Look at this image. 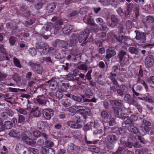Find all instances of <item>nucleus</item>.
<instances>
[{"instance_id": "1", "label": "nucleus", "mask_w": 154, "mask_h": 154, "mask_svg": "<svg viewBox=\"0 0 154 154\" xmlns=\"http://www.w3.org/2000/svg\"><path fill=\"white\" fill-rule=\"evenodd\" d=\"M117 141V138L116 136L113 134H110L105 138V144L108 148L112 149L114 144Z\"/></svg>"}, {"instance_id": "2", "label": "nucleus", "mask_w": 154, "mask_h": 154, "mask_svg": "<svg viewBox=\"0 0 154 154\" xmlns=\"http://www.w3.org/2000/svg\"><path fill=\"white\" fill-rule=\"evenodd\" d=\"M90 33V31L88 29H86L85 31L80 33L78 37L79 41L80 43L84 42L88 38Z\"/></svg>"}, {"instance_id": "3", "label": "nucleus", "mask_w": 154, "mask_h": 154, "mask_svg": "<svg viewBox=\"0 0 154 154\" xmlns=\"http://www.w3.org/2000/svg\"><path fill=\"white\" fill-rule=\"evenodd\" d=\"M151 124L150 122L146 120H143L142 122L141 130L144 133L148 132L150 129L149 126Z\"/></svg>"}, {"instance_id": "4", "label": "nucleus", "mask_w": 154, "mask_h": 154, "mask_svg": "<svg viewBox=\"0 0 154 154\" xmlns=\"http://www.w3.org/2000/svg\"><path fill=\"white\" fill-rule=\"evenodd\" d=\"M79 150V147L75 145L73 143H71L68 145L67 150L71 154H74L78 152Z\"/></svg>"}, {"instance_id": "5", "label": "nucleus", "mask_w": 154, "mask_h": 154, "mask_svg": "<svg viewBox=\"0 0 154 154\" xmlns=\"http://www.w3.org/2000/svg\"><path fill=\"white\" fill-rule=\"evenodd\" d=\"M154 62L153 56L152 55H148L145 60V66L147 68H150L153 65Z\"/></svg>"}, {"instance_id": "6", "label": "nucleus", "mask_w": 154, "mask_h": 154, "mask_svg": "<svg viewBox=\"0 0 154 154\" xmlns=\"http://www.w3.org/2000/svg\"><path fill=\"white\" fill-rule=\"evenodd\" d=\"M136 34L135 38L136 39L139 41V42L144 43L146 37L143 33L140 32L138 31H135Z\"/></svg>"}, {"instance_id": "7", "label": "nucleus", "mask_w": 154, "mask_h": 154, "mask_svg": "<svg viewBox=\"0 0 154 154\" xmlns=\"http://www.w3.org/2000/svg\"><path fill=\"white\" fill-rule=\"evenodd\" d=\"M43 113L47 119H50L53 115L54 112L50 109H45L43 111Z\"/></svg>"}, {"instance_id": "8", "label": "nucleus", "mask_w": 154, "mask_h": 154, "mask_svg": "<svg viewBox=\"0 0 154 154\" xmlns=\"http://www.w3.org/2000/svg\"><path fill=\"white\" fill-rule=\"evenodd\" d=\"M116 54L114 48L112 47H109L106 50V58L107 59H109Z\"/></svg>"}, {"instance_id": "9", "label": "nucleus", "mask_w": 154, "mask_h": 154, "mask_svg": "<svg viewBox=\"0 0 154 154\" xmlns=\"http://www.w3.org/2000/svg\"><path fill=\"white\" fill-rule=\"evenodd\" d=\"M127 11L129 12H130L132 11H135L136 17H137L139 16L138 8L136 5H134L131 3L129 4L128 6Z\"/></svg>"}, {"instance_id": "10", "label": "nucleus", "mask_w": 154, "mask_h": 154, "mask_svg": "<svg viewBox=\"0 0 154 154\" xmlns=\"http://www.w3.org/2000/svg\"><path fill=\"white\" fill-rule=\"evenodd\" d=\"M96 21L97 23L101 27H102V30L103 31V32H107L108 29L106 26L104 25L105 23L102 18H98L96 19Z\"/></svg>"}, {"instance_id": "11", "label": "nucleus", "mask_w": 154, "mask_h": 154, "mask_svg": "<svg viewBox=\"0 0 154 154\" xmlns=\"http://www.w3.org/2000/svg\"><path fill=\"white\" fill-rule=\"evenodd\" d=\"M42 154H55V152L53 149L43 147H42Z\"/></svg>"}, {"instance_id": "12", "label": "nucleus", "mask_w": 154, "mask_h": 154, "mask_svg": "<svg viewBox=\"0 0 154 154\" xmlns=\"http://www.w3.org/2000/svg\"><path fill=\"white\" fill-rule=\"evenodd\" d=\"M83 20L85 22L91 25H95V23L92 18L90 16H86L84 18Z\"/></svg>"}, {"instance_id": "13", "label": "nucleus", "mask_w": 154, "mask_h": 154, "mask_svg": "<svg viewBox=\"0 0 154 154\" xmlns=\"http://www.w3.org/2000/svg\"><path fill=\"white\" fill-rule=\"evenodd\" d=\"M114 115L116 117L119 118H122V115L124 113L121 109L118 107H115L114 108Z\"/></svg>"}, {"instance_id": "14", "label": "nucleus", "mask_w": 154, "mask_h": 154, "mask_svg": "<svg viewBox=\"0 0 154 154\" xmlns=\"http://www.w3.org/2000/svg\"><path fill=\"white\" fill-rule=\"evenodd\" d=\"M52 21L55 22V27L57 29H59L60 26L62 24V21L60 19H57L56 17H54L51 19Z\"/></svg>"}, {"instance_id": "15", "label": "nucleus", "mask_w": 154, "mask_h": 154, "mask_svg": "<svg viewBox=\"0 0 154 154\" xmlns=\"http://www.w3.org/2000/svg\"><path fill=\"white\" fill-rule=\"evenodd\" d=\"M101 116L102 119L104 121H107L111 118V115L108 114L107 112L105 111H103L101 112Z\"/></svg>"}, {"instance_id": "16", "label": "nucleus", "mask_w": 154, "mask_h": 154, "mask_svg": "<svg viewBox=\"0 0 154 154\" xmlns=\"http://www.w3.org/2000/svg\"><path fill=\"white\" fill-rule=\"evenodd\" d=\"M23 140L24 141L26 144H29L32 146H33L35 145L36 142L33 141L32 139L26 136H24L23 138Z\"/></svg>"}, {"instance_id": "17", "label": "nucleus", "mask_w": 154, "mask_h": 154, "mask_svg": "<svg viewBox=\"0 0 154 154\" xmlns=\"http://www.w3.org/2000/svg\"><path fill=\"white\" fill-rule=\"evenodd\" d=\"M78 36L75 34L72 35L69 39V43L72 45H75L78 42Z\"/></svg>"}, {"instance_id": "18", "label": "nucleus", "mask_w": 154, "mask_h": 154, "mask_svg": "<svg viewBox=\"0 0 154 154\" xmlns=\"http://www.w3.org/2000/svg\"><path fill=\"white\" fill-rule=\"evenodd\" d=\"M61 91H57L56 93V97L57 98H61L63 96V92L65 91V89L63 88L65 87L64 85L63 84L61 87Z\"/></svg>"}, {"instance_id": "19", "label": "nucleus", "mask_w": 154, "mask_h": 154, "mask_svg": "<svg viewBox=\"0 0 154 154\" xmlns=\"http://www.w3.org/2000/svg\"><path fill=\"white\" fill-rule=\"evenodd\" d=\"M72 29V26L71 25H66L63 28L62 30L63 32L65 34H69L71 31Z\"/></svg>"}, {"instance_id": "20", "label": "nucleus", "mask_w": 154, "mask_h": 154, "mask_svg": "<svg viewBox=\"0 0 154 154\" xmlns=\"http://www.w3.org/2000/svg\"><path fill=\"white\" fill-rule=\"evenodd\" d=\"M128 129L130 132L134 133L138 135L140 134L138 129L133 125L129 126L128 127Z\"/></svg>"}, {"instance_id": "21", "label": "nucleus", "mask_w": 154, "mask_h": 154, "mask_svg": "<svg viewBox=\"0 0 154 154\" xmlns=\"http://www.w3.org/2000/svg\"><path fill=\"white\" fill-rule=\"evenodd\" d=\"M29 64L31 67H32V69H33L34 70L35 68H39V69H40L38 71L36 70V72L39 74L42 73V68L41 67L31 62L29 63Z\"/></svg>"}, {"instance_id": "22", "label": "nucleus", "mask_w": 154, "mask_h": 154, "mask_svg": "<svg viewBox=\"0 0 154 154\" xmlns=\"http://www.w3.org/2000/svg\"><path fill=\"white\" fill-rule=\"evenodd\" d=\"M111 23L109 24L111 27H114L116 26L118 23V20L117 19L116 17L112 15L111 17Z\"/></svg>"}, {"instance_id": "23", "label": "nucleus", "mask_w": 154, "mask_h": 154, "mask_svg": "<svg viewBox=\"0 0 154 154\" xmlns=\"http://www.w3.org/2000/svg\"><path fill=\"white\" fill-rule=\"evenodd\" d=\"M49 83L50 88L53 90H55L57 84V82L53 80H51L49 81Z\"/></svg>"}, {"instance_id": "24", "label": "nucleus", "mask_w": 154, "mask_h": 154, "mask_svg": "<svg viewBox=\"0 0 154 154\" xmlns=\"http://www.w3.org/2000/svg\"><path fill=\"white\" fill-rule=\"evenodd\" d=\"M30 109V108H27L26 109H23L19 107L16 109V110L20 114L25 115H26L28 112L27 110H28L29 111Z\"/></svg>"}, {"instance_id": "25", "label": "nucleus", "mask_w": 154, "mask_h": 154, "mask_svg": "<svg viewBox=\"0 0 154 154\" xmlns=\"http://www.w3.org/2000/svg\"><path fill=\"white\" fill-rule=\"evenodd\" d=\"M56 7V4L55 3H51L47 7V9L49 13H52L53 12Z\"/></svg>"}, {"instance_id": "26", "label": "nucleus", "mask_w": 154, "mask_h": 154, "mask_svg": "<svg viewBox=\"0 0 154 154\" xmlns=\"http://www.w3.org/2000/svg\"><path fill=\"white\" fill-rule=\"evenodd\" d=\"M102 27H101L100 28H99L98 27H96L94 28H93L92 30L95 32H99L100 31H101L100 32L102 33V36L103 37H104L106 36V33L105 32H103V30H101Z\"/></svg>"}, {"instance_id": "27", "label": "nucleus", "mask_w": 154, "mask_h": 154, "mask_svg": "<svg viewBox=\"0 0 154 154\" xmlns=\"http://www.w3.org/2000/svg\"><path fill=\"white\" fill-rule=\"evenodd\" d=\"M32 113L33 116L35 117H38L41 115V113L38 109V108L37 107L35 109H33L32 110Z\"/></svg>"}, {"instance_id": "28", "label": "nucleus", "mask_w": 154, "mask_h": 154, "mask_svg": "<svg viewBox=\"0 0 154 154\" xmlns=\"http://www.w3.org/2000/svg\"><path fill=\"white\" fill-rule=\"evenodd\" d=\"M126 55H128L126 54V52L125 51H121L119 53V60L121 61L123 60L125 58V57Z\"/></svg>"}, {"instance_id": "29", "label": "nucleus", "mask_w": 154, "mask_h": 154, "mask_svg": "<svg viewBox=\"0 0 154 154\" xmlns=\"http://www.w3.org/2000/svg\"><path fill=\"white\" fill-rule=\"evenodd\" d=\"M13 60V63L15 66L19 68H21L22 66L20 61L16 57H14Z\"/></svg>"}, {"instance_id": "30", "label": "nucleus", "mask_w": 154, "mask_h": 154, "mask_svg": "<svg viewBox=\"0 0 154 154\" xmlns=\"http://www.w3.org/2000/svg\"><path fill=\"white\" fill-rule=\"evenodd\" d=\"M4 127L6 129H10L12 126V124L10 121H6L5 122Z\"/></svg>"}, {"instance_id": "31", "label": "nucleus", "mask_w": 154, "mask_h": 154, "mask_svg": "<svg viewBox=\"0 0 154 154\" xmlns=\"http://www.w3.org/2000/svg\"><path fill=\"white\" fill-rule=\"evenodd\" d=\"M77 112H79L81 114L85 113V108L84 107L82 106H78Z\"/></svg>"}, {"instance_id": "32", "label": "nucleus", "mask_w": 154, "mask_h": 154, "mask_svg": "<svg viewBox=\"0 0 154 154\" xmlns=\"http://www.w3.org/2000/svg\"><path fill=\"white\" fill-rule=\"evenodd\" d=\"M121 64L123 65H127L129 63L128 60V55H126L125 57V58L122 61Z\"/></svg>"}, {"instance_id": "33", "label": "nucleus", "mask_w": 154, "mask_h": 154, "mask_svg": "<svg viewBox=\"0 0 154 154\" xmlns=\"http://www.w3.org/2000/svg\"><path fill=\"white\" fill-rule=\"evenodd\" d=\"M129 51L131 54H137L138 52L137 49L133 47H130L129 48Z\"/></svg>"}, {"instance_id": "34", "label": "nucleus", "mask_w": 154, "mask_h": 154, "mask_svg": "<svg viewBox=\"0 0 154 154\" xmlns=\"http://www.w3.org/2000/svg\"><path fill=\"white\" fill-rule=\"evenodd\" d=\"M124 122L125 124H130L132 123L130 117L129 118L128 116L124 117Z\"/></svg>"}, {"instance_id": "35", "label": "nucleus", "mask_w": 154, "mask_h": 154, "mask_svg": "<svg viewBox=\"0 0 154 154\" xmlns=\"http://www.w3.org/2000/svg\"><path fill=\"white\" fill-rule=\"evenodd\" d=\"M78 107H79L77 106H71L69 108V111L71 112H77V110Z\"/></svg>"}, {"instance_id": "36", "label": "nucleus", "mask_w": 154, "mask_h": 154, "mask_svg": "<svg viewBox=\"0 0 154 154\" xmlns=\"http://www.w3.org/2000/svg\"><path fill=\"white\" fill-rule=\"evenodd\" d=\"M62 103L63 105L66 107L69 106L71 104L70 101L67 99H63Z\"/></svg>"}, {"instance_id": "37", "label": "nucleus", "mask_w": 154, "mask_h": 154, "mask_svg": "<svg viewBox=\"0 0 154 154\" xmlns=\"http://www.w3.org/2000/svg\"><path fill=\"white\" fill-rule=\"evenodd\" d=\"M88 10L87 7H84L80 9V12L81 14H84L86 13Z\"/></svg>"}, {"instance_id": "38", "label": "nucleus", "mask_w": 154, "mask_h": 154, "mask_svg": "<svg viewBox=\"0 0 154 154\" xmlns=\"http://www.w3.org/2000/svg\"><path fill=\"white\" fill-rule=\"evenodd\" d=\"M78 68L80 69L84 70L85 71H86L87 70V67L84 64H82L79 66Z\"/></svg>"}, {"instance_id": "39", "label": "nucleus", "mask_w": 154, "mask_h": 154, "mask_svg": "<svg viewBox=\"0 0 154 154\" xmlns=\"http://www.w3.org/2000/svg\"><path fill=\"white\" fill-rule=\"evenodd\" d=\"M146 22L149 23H152L154 22V18L151 16H148L147 17Z\"/></svg>"}, {"instance_id": "40", "label": "nucleus", "mask_w": 154, "mask_h": 154, "mask_svg": "<svg viewBox=\"0 0 154 154\" xmlns=\"http://www.w3.org/2000/svg\"><path fill=\"white\" fill-rule=\"evenodd\" d=\"M29 52L32 56L35 55L37 53L36 50L34 48H30L29 49Z\"/></svg>"}, {"instance_id": "41", "label": "nucleus", "mask_w": 154, "mask_h": 154, "mask_svg": "<svg viewBox=\"0 0 154 154\" xmlns=\"http://www.w3.org/2000/svg\"><path fill=\"white\" fill-rule=\"evenodd\" d=\"M33 134L34 136L36 137H39L41 136V133L38 131H34Z\"/></svg>"}, {"instance_id": "42", "label": "nucleus", "mask_w": 154, "mask_h": 154, "mask_svg": "<svg viewBox=\"0 0 154 154\" xmlns=\"http://www.w3.org/2000/svg\"><path fill=\"white\" fill-rule=\"evenodd\" d=\"M37 101L39 104L45 105L46 104V101L43 99L38 98L37 100Z\"/></svg>"}, {"instance_id": "43", "label": "nucleus", "mask_w": 154, "mask_h": 154, "mask_svg": "<svg viewBox=\"0 0 154 154\" xmlns=\"http://www.w3.org/2000/svg\"><path fill=\"white\" fill-rule=\"evenodd\" d=\"M72 98L74 100L77 101L79 102H81L82 100V98L81 97H79L75 95H73L72 97Z\"/></svg>"}, {"instance_id": "44", "label": "nucleus", "mask_w": 154, "mask_h": 154, "mask_svg": "<svg viewBox=\"0 0 154 154\" xmlns=\"http://www.w3.org/2000/svg\"><path fill=\"white\" fill-rule=\"evenodd\" d=\"M74 137L77 139H79L81 137V134L80 132L77 131L74 133L73 134Z\"/></svg>"}, {"instance_id": "45", "label": "nucleus", "mask_w": 154, "mask_h": 154, "mask_svg": "<svg viewBox=\"0 0 154 154\" xmlns=\"http://www.w3.org/2000/svg\"><path fill=\"white\" fill-rule=\"evenodd\" d=\"M67 124L71 128H74V125H75V122L73 121H69L67 122Z\"/></svg>"}, {"instance_id": "46", "label": "nucleus", "mask_w": 154, "mask_h": 154, "mask_svg": "<svg viewBox=\"0 0 154 154\" xmlns=\"http://www.w3.org/2000/svg\"><path fill=\"white\" fill-rule=\"evenodd\" d=\"M25 120V118L23 116L19 115L18 123H22L24 122Z\"/></svg>"}, {"instance_id": "47", "label": "nucleus", "mask_w": 154, "mask_h": 154, "mask_svg": "<svg viewBox=\"0 0 154 154\" xmlns=\"http://www.w3.org/2000/svg\"><path fill=\"white\" fill-rule=\"evenodd\" d=\"M112 104H114V105L116 106H119L121 105L122 103L119 101H117L116 100H114L113 101H111V102Z\"/></svg>"}, {"instance_id": "48", "label": "nucleus", "mask_w": 154, "mask_h": 154, "mask_svg": "<svg viewBox=\"0 0 154 154\" xmlns=\"http://www.w3.org/2000/svg\"><path fill=\"white\" fill-rule=\"evenodd\" d=\"M42 3L40 2L35 5V7L38 10L42 8Z\"/></svg>"}, {"instance_id": "49", "label": "nucleus", "mask_w": 154, "mask_h": 154, "mask_svg": "<svg viewBox=\"0 0 154 154\" xmlns=\"http://www.w3.org/2000/svg\"><path fill=\"white\" fill-rule=\"evenodd\" d=\"M130 118L132 122L134 121H136L138 119V117L135 115H132L131 116Z\"/></svg>"}, {"instance_id": "50", "label": "nucleus", "mask_w": 154, "mask_h": 154, "mask_svg": "<svg viewBox=\"0 0 154 154\" xmlns=\"http://www.w3.org/2000/svg\"><path fill=\"white\" fill-rule=\"evenodd\" d=\"M144 100L148 102L149 103L154 102V100H153L151 98L147 97H144Z\"/></svg>"}, {"instance_id": "51", "label": "nucleus", "mask_w": 154, "mask_h": 154, "mask_svg": "<svg viewBox=\"0 0 154 154\" xmlns=\"http://www.w3.org/2000/svg\"><path fill=\"white\" fill-rule=\"evenodd\" d=\"M111 80L113 83V85H115L116 87L117 88L118 87V85L116 79L114 78L111 77Z\"/></svg>"}, {"instance_id": "52", "label": "nucleus", "mask_w": 154, "mask_h": 154, "mask_svg": "<svg viewBox=\"0 0 154 154\" xmlns=\"http://www.w3.org/2000/svg\"><path fill=\"white\" fill-rule=\"evenodd\" d=\"M29 151L32 152L34 154H38V150L35 148H30L29 149Z\"/></svg>"}, {"instance_id": "53", "label": "nucleus", "mask_w": 154, "mask_h": 154, "mask_svg": "<svg viewBox=\"0 0 154 154\" xmlns=\"http://www.w3.org/2000/svg\"><path fill=\"white\" fill-rule=\"evenodd\" d=\"M47 145L49 147H52L54 146V143L49 140H47L46 141Z\"/></svg>"}, {"instance_id": "54", "label": "nucleus", "mask_w": 154, "mask_h": 154, "mask_svg": "<svg viewBox=\"0 0 154 154\" xmlns=\"http://www.w3.org/2000/svg\"><path fill=\"white\" fill-rule=\"evenodd\" d=\"M74 126L75 128H74L78 129L81 128L82 126V125L81 124L75 122V125H74Z\"/></svg>"}, {"instance_id": "55", "label": "nucleus", "mask_w": 154, "mask_h": 154, "mask_svg": "<svg viewBox=\"0 0 154 154\" xmlns=\"http://www.w3.org/2000/svg\"><path fill=\"white\" fill-rule=\"evenodd\" d=\"M18 89L15 88H9L7 89V91L8 92H15L17 91Z\"/></svg>"}, {"instance_id": "56", "label": "nucleus", "mask_w": 154, "mask_h": 154, "mask_svg": "<svg viewBox=\"0 0 154 154\" xmlns=\"http://www.w3.org/2000/svg\"><path fill=\"white\" fill-rule=\"evenodd\" d=\"M6 74L0 72V80H3L6 77Z\"/></svg>"}, {"instance_id": "57", "label": "nucleus", "mask_w": 154, "mask_h": 154, "mask_svg": "<svg viewBox=\"0 0 154 154\" xmlns=\"http://www.w3.org/2000/svg\"><path fill=\"white\" fill-rule=\"evenodd\" d=\"M92 71L91 70H89L88 71V72L87 73V75H86V77L89 80H90L91 79V73Z\"/></svg>"}, {"instance_id": "58", "label": "nucleus", "mask_w": 154, "mask_h": 154, "mask_svg": "<svg viewBox=\"0 0 154 154\" xmlns=\"http://www.w3.org/2000/svg\"><path fill=\"white\" fill-rule=\"evenodd\" d=\"M9 41L10 44L12 45H14L15 42V40L14 38H11L9 39Z\"/></svg>"}, {"instance_id": "59", "label": "nucleus", "mask_w": 154, "mask_h": 154, "mask_svg": "<svg viewBox=\"0 0 154 154\" xmlns=\"http://www.w3.org/2000/svg\"><path fill=\"white\" fill-rule=\"evenodd\" d=\"M146 47L149 48L152 51L154 52V44L146 45Z\"/></svg>"}, {"instance_id": "60", "label": "nucleus", "mask_w": 154, "mask_h": 154, "mask_svg": "<svg viewBox=\"0 0 154 154\" xmlns=\"http://www.w3.org/2000/svg\"><path fill=\"white\" fill-rule=\"evenodd\" d=\"M49 50L48 47L47 45L43 49V52L45 54H46L48 53Z\"/></svg>"}, {"instance_id": "61", "label": "nucleus", "mask_w": 154, "mask_h": 154, "mask_svg": "<svg viewBox=\"0 0 154 154\" xmlns=\"http://www.w3.org/2000/svg\"><path fill=\"white\" fill-rule=\"evenodd\" d=\"M120 88L122 90L124 93L126 92L127 88L125 85H121L120 86Z\"/></svg>"}, {"instance_id": "62", "label": "nucleus", "mask_w": 154, "mask_h": 154, "mask_svg": "<svg viewBox=\"0 0 154 154\" xmlns=\"http://www.w3.org/2000/svg\"><path fill=\"white\" fill-rule=\"evenodd\" d=\"M117 11L118 13L120 15H122L124 14V13L122 9L120 8H119L117 9Z\"/></svg>"}, {"instance_id": "63", "label": "nucleus", "mask_w": 154, "mask_h": 154, "mask_svg": "<svg viewBox=\"0 0 154 154\" xmlns=\"http://www.w3.org/2000/svg\"><path fill=\"white\" fill-rule=\"evenodd\" d=\"M131 96L128 94H126L124 97L125 100L126 101H129L131 99Z\"/></svg>"}, {"instance_id": "64", "label": "nucleus", "mask_w": 154, "mask_h": 154, "mask_svg": "<svg viewBox=\"0 0 154 154\" xmlns=\"http://www.w3.org/2000/svg\"><path fill=\"white\" fill-rule=\"evenodd\" d=\"M148 82L149 83H152V84H154V76H151L150 77V79L148 80Z\"/></svg>"}]
</instances>
